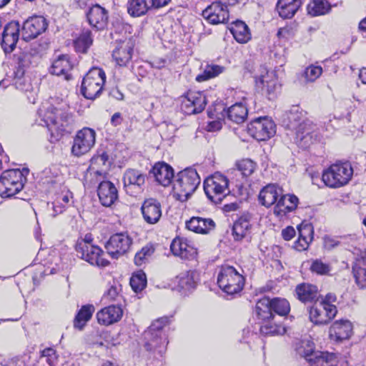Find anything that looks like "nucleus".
Segmentation results:
<instances>
[{
	"label": "nucleus",
	"mask_w": 366,
	"mask_h": 366,
	"mask_svg": "<svg viewBox=\"0 0 366 366\" xmlns=\"http://www.w3.org/2000/svg\"><path fill=\"white\" fill-rule=\"evenodd\" d=\"M69 106L59 103L56 106L49 105L39 109L38 114L50 132V142L59 141L66 133H69L71 116Z\"/></svg>",
	"instance_id": "obj_1"
},
{
	"label": "nucleus",
	"mask_w": 366,
	"mask_h": 366,
	"mask_svg": "<svg viewBox=\"0 0 366 366\" xmlns=\"http://www.w3.org/2000/svg\"><path fill=\"white\" fill-rule=\"evenodd\" d=\"M303 114L300 108L293 106L288 114L289 127L295 131L296 142L302 147H307L316 139V127L309 120L302 119Z\"/></svg>",
	"instance_id": "obj_2"
},
{
	"label": "nucleus",
	"mask_w": 366,
	"mask_h": 366,
	"mask_svg": "<svg viewBox=\"0 0 366 366\" xmlns=\"http://www.w3.org/2000/svg\"><path fill=\"white\" fill-rule=\"evenodd\" d=\"M167 324V317L159 318L153 322L144 332V347L147 350L157 352L160 355L166 351L168 340L164 327Z\"/></svg>",
	"instance_id": "obj_3"
},
{
	"label": "nucleus",
	"mask_w": 366,
	"mask_h": 366,
	"mask_svg": "<svg viewBox=\"0 0 366 366\" xmlns=\"http://www.w3.org/2000/svg\"><path fill=\"white\" fill-rule=\"evenodd\" d=\"M200 184V177L196 169L187 168L179 172L174 182L173 189L177 199L187 201Z\"/></svg>",
	"instance_id": "obj_4"
},
{
	"label": "nucleus",
	"mask_w": 366,
	"mask_h": 366,
	"mask_svg": "<svg viewBox=\"0 0 366 366\" xmlns=\"http://www.w3.org/2000/svg\"><path fill=\"white\" fill-rule=\"evenodd\" d=\"M353 175V168L348 162H337L324 170L322 180L330 188H340L348 184Z\"/></svg>",
	"instance_id": "obj_5"
},
{
	"label": "nucleus",
	"mask_w": 366,
	"mask_h": 366,
	"mask_svg": "<svg viewBox=\"0 0 366 366\" xmlns=\"http://www.w3.org/2000/svg\"><path fill=\"white\" fill-rule=\"evenodd\" d=\"M217 284L224 292L234 295L243 289L244 278L234 267L225 265L218 274Z\"/></svg>",
	"instance_id": "obj_6"
},
{
	"label": "nucleus",
	"mask_w": 366,
	"mask_h": 366,
	"mask_svg": "<svg viewBox=\"0 0 366 366\" xmlns=\"http://www.w3.org/2000/svg\"><path fill=\"white\" fill-rule=\"evenodd\" d=\"M204 190L209 200L219 204L229 193V180L224 175L216 172L204 180Z\"/></svg>",
	"instance_id": "obj_7"
},
{
	"label": "nucleus",
	"mask_w": 366,
	"mask_h": 366,
	"mask_svg": "<svg viewBox=\"0 0 366 366\" xmlns=\"http://www.w3.org/2000/svg\"><path fill=\"white\" fill-rule=\"evenodd\" d=\"M106 79L103 69L94 67L84 77L81 92L88 99H94L100 95Z\"/></svg>",
	"instance_id": "obj_8"
},
{
	"label": "nucleus",
	"mask_w": 366,
	"mask_h": 366,
	"mask_svg": "<svg viewBox=\"0 0 366 366\" xmlns=\"http://www.w3.org/2000/svg\"><path fill=\"white\" fill-rule=\"evenodd\" d=\"M23 174L19 169L4 171L0 176V195L10 197L19 192L24 187Z\"/></svg>",
	"instance_id": "obj_9"
},
{
	"label": "nucleus",
	"mask_w": 366,
	"mask_h": 366,
	"mask_svg": "<svg viewBox=\"0 0 366 366\" xmlns=\"http://www.w3.org/2000/svg\"><path fill=\"white\" fill-rule=\"evenodd\" d=\"M76 251L80 258L92 265L106 267L109 264V261L102 257V249L92 244L87 239L77 243Z\"/></svg>",
	"instance_id": "obj_10"
},
{
	"label": "nucleus",
	"mask_w": 366,
	"mask_h": 366,
	"mask_svg": "<svg viewBox=\"0 0 366 366\" xmlns=\"http://www.w3.org/2000/svg\"><path fill=\"white\" fill-rule=\"evenodd\" d=\"M255 86L257 91L269 99L275 98L280 87L276 73L264 68L262 74L255 77Z\"/></svg>",
	"instance_id": "obj_11"
},
{
	"label": "nucleus",
	"mask_w": 366,
	"mask_h": 366,
	"mask_svg": "<svg viewBox=\"0 0 366 366\" xmlns=\"http://www.w3.org/2000/svg\"><path fill=\"white\" fill-rule=\"evenodd\" d=\"M309 319L315 325H325L335 318L337 310L334 305L315 302L308 308Z\"/></svg>",
	"instance_id": "obj_12"
},
{
	"label": "nucleus",
	"mask_w": 366,
	"mask_h": 366,
	"mask_svg": "<svg viewBox=\"0 0 366 366\" xmlns=\"http://www.w3.org/2000/svg\"><path fill=\"white\" fill-rule=\"evenodd\" d=\"M132 242V237L127 233H117L110 237L105 244V249L111 257L118 259L129 251Z\"/></svg>",
	"instance_id": "obj_13"
},
{
	"label": "nucleus",
	"mask_w": 366,
	"mask_h": 366,
	"mask_svg": "<svg viewBox=\"0 0 366 366\" xmlns=\"http://www.w3.org/2000/svg\"><path fill=\"white\" fill-rule=\"evenodd\" d=\"M96 141V133L94 129L88 127L79 130L73 142L71 154L75 157H81L94 147Z\"/></svg>",
	"instance_id": "obj_14"
},
{
	"label": "nucleus",
	"mask_w": 366,
	"mask_h": 366,
	"mask_svg": "<svg viewBox=\"0 0 366 366\" xmlns=\"http://www.w3.org/2000/svg\"><path fill=\"white\" fill-rule=\"evenodd\" d=\"M247 131L257 141H266L275 134V124L267 117H259L248 124Z\"/></svg>",
	"instance_id": "obj_15"
},
{
	"label": "nucleus",
	"mask_w": 366,
	"mask_h": 366,
	"mask_svg": "<svg viewBox=\"0 0 366 366\" xmlns=\"http://www.w3.org/2000/svg\"><path fill=\"white\" fill-rule=\"evenodd\" d=\"M207 104L205 95L200 92L189 91L182 97L181 109L186 114L202 112Z\"/></svg>",
	"instance_id": "obj_16"
},
{
	"label": "nucleus",
	"mask_w": 366,
	"mask_h": 366,
	"mask_svg": "<svg viewBox=\"0 0 366 366\" xmlns=\"http://www.w3.org/2000/svg\"><path fill=\"white\" fill-rule=\"evenodd\" d=\"M48 24L46 19L41 16H33L26 20L22 26V39L29 41L35 39L47 29Z\"/></svg>",
	"instance_id": "obj_17"
},
{
	"label": "nucleus",
	"mask_w": 366,
	"mask_h": 366,
	"mask_svg": "<svg viewBox=\"0 0 366 366\" xmlns=\"http://www.w3.org/2000/svg\"><path fill=\"white\" fill-rule=\"evenodd\" d=\"M202 16L209 23L218 24L228 20L229 11L226 5L221 2H214L202 11Z\"/></svg>",
	"instance_id": "obj_18"
},
{
	"label": "nucleus",
	"mask_w": 366,
	"mask_h": 366,
	"mask_svg": "<svg viewBox=\"0 0 366 366\" xmlns=\"http://www.w3.org/2000/svg\"><path fill=\"white\" fill-rule=\"evenodd\" d=\"M20 25L17 21L8 23L2 33L1 46L6 53L11 52L19 38Z\"/></svg>",
	"instance_id": "obj_19"
},
{
	"label": "nucleus",
	"mask_w": 366,
	"mask_h": 366,
	"mask_svg": "<svg viewBox=\"0 0 366 366\" xmlns=\"http://www.w3.org/2000/svg\"><path fill=\"white\" fill-rule=\"evenodd\" d=\"M86 19L92 27L97 30H103L108 24V12L100 5L95 4L86 12Z\"/></svg>",
	"instance_id": "obj_20"
},
{
	"label": "nucleus",
	"mask_w": 366,
	"mask_h": 366,
	"mask_svg": "<svg viewBox=\"0 0 366 366\" xmlns=\"http://www.w3.org/2000/svg\"><path fill=\"white\" fill-rule=\"evenodd\" d=\"M352 324L347 320L334 322L329 329L330 338L335 341H342L350 337L352 333Z\"/></svg>",
	"instance_id": "obj_21"
},
{
	"label": "nucleus",
	"mask_w": 366,
	"mask_h": 366,
	"mask_svg": "<svg viewBox=\"0 0 366 366\" xmlns=\"http://www.w3.org/2000/svg\"><path fill=\"white\" fill-rule=\"evenodd\" d=\"M123 315V310L119 305L106 307L97 313L98 323L102 325H110L119 322Z\"/></svg>",
	"instance_id": "obj_22"
},
{
	"label": "nucleus",
	"mask_w": 366,
	"mask_h": 366,
	"mask_svg": "<svg viewBox=\"0 0 366 366\" xmlns=\"http://www.w3.org/2000/svg\"><path fill=\"white\" fill-rule=\"evenodd\" d=\"M141 209L144 219L149 224L157 223L162 216L161 204L153 198L144 200Z\"/></svg>",
	"instance_id": "obj_23"
},
{
	"label": "nucleus",
	"mask_w": 366,
	"mask_h": 366,
	"mask_svg": "<svg viewBox=\"0 0 366 366\" xmlns=\"http://www.w3.org/2000/svg\"><path fill=\"white\" fill-rule=\"evenodd\" d=\"M172 252L182 259H194L197 254L196 248L189 244L186 239L175 238L170 245Z\"/></svg>",
	"instance_id": "obj_24"
},
{
	"label": "nucleus",
	"mask_w": 366,
	"mask_h": 366,
	"mask_svg": "<svg viewBox=\"0 0 366 366\" xmlns=\"http://www.w3.org/2000/svg\"><path fill=\"white\" fill-rule=\"evenodd\" d=\"M98 196L103 206L111 207L118 199L117 189L111 182L103 181L99 185Z\"/></svg>",
	"instance_id": "obj_25"
},
{
	"label": "nucleus",
	"mask_w": 366,
	"mask_h": 366,
	"mask_svg": "<svg viewBox=\"0 0 366 366\" xmlns=\"http://www.w3.org/2000/svg\"><path fill=\"white\" fill-rule=\"evenodd\" d=\"M199 280V273L196 270H187L180 272L174 281L180 290L189 292L196 287Z\"/></svg>",
	"instance_id": "obj_26"
},
{
	"label": "nucleus",
	"mask_w": 366,
	"mask_h": 366,
	"mask_svg": "<svg viewBox=\"0 0 366 366\" xmlns=\"http://www.w3.org/2000/svg\"><path fill=\"white\" fill-rule=\"evenodd\" d=\"M156 181L163 187L169 186L174 178V170L167 163L158 162L154 164L152 172Z\"/></svg>",
	"instance_id": "obj_27"
},
{
	"label": "nucleus",
	"mask_w": 366,
	"mask_h": 366,
	"mask_svg": "<svg viewBox=\"0 0 366 366\" xmlns=\"http://www.w3.org/2000/svg\"><path fill=\"white\" fill-rule=\"evenodd\" d=\"M298 239L293 247L297 251L306 250L313 239V227L310 224H301L297 227Z\"/></svg>",
	"instance_id": "obj_28"
},
{
	"label": "nucleus",
	"mask_w": 366,
	"mask_h": 366,
	"mask_svg": "<svg viewBox=\"0 0 366 366\" xmlns=\"http://www.w3.org/2000/svg\"><path fill=\"white\" fill-rule=\"evenodd\" d=\"M299 199L294 194H282L274 208V213L277 216H282L294 211L298 205Z\"/></svg>",
	"instance_id": "obj_29"
},
{
	"label": "nucleus",
	"mask_w": 366,
	"mask_h": 366,
	"mask_svg": "<svg viewBox=\"0 0 366 366\" xmlns=\"http://www.w3.org/2000/svg\"><path fill=\"white\" fill-rule=\"evenodd\" d=\"M310 366H347L344 360L329 352H317L314 357L309 359Z\"/></svg>",
	"instance_id": "obj_30"
},
{
	"label": "nucleus",
	"mask_w": 366,
	"mask_h": 366,
	"mask_svg": "<svg viewBox=\"0 0 366 366\" xmlns=\"http://www.w3.org/2000/svg\"><path fill=\"white\" fill-rule=\"evenodd\" d=\"M282 189L275 184L265 186L259 194V202L266 207H269L274 204H277Z\"/></svg>",
	"instance_id": "obj_31"
},
{
	"label": "nucleus",
	"mask_w": 366,
	"mask_h": 366,
	"mask_svg": "<svg viewBox=\"0 0 366 366\" xmlns=\"http://www.w3.org/2000/svg\"><path fill=\"white\" fill-rule=\"evenodd\" d=\"M72 66L69 56L61 55L54 61L51 67V73L56 76H63L64 79L69 80L71 79L69 72Z\"/></svg>",
	"instance_id": "obj_32"
},
{
	"label": "nucleus",
	"mask_w": 366,
	"mask_h": 366,
	"mask_svg": "<svg viewBox=\"0 0 366 366\" xmlns=\"http://www.w3.org/2000/svg\"><path fill=\"white\" fill-rule=\"evenodd\" d=\"M146 176L136 169H128L125 172L123 177L124 187L128 192V189L132 187L141 189L144 184Z\"/></svg>",
	"instance_id": "obj_33"
},
{
	"label": "nucleus",
	"mask_w": 366,
	"mask_h": 366,
	"mask_svg": "<svg viewBox=\"0 0 366 366\" xmlns=\"http://www.w3.org/2000/svg\"><path fill=\"white\" fill-rule=\"evenodd\" d=\"M297 298L302 302H317L319 292L315 285L310 284L299 285L296 287Z\"/></svg>",
	"instance_id": "obj_34"
},
{
	"label": "nucleus",
	"mask_w": 366,
	"mask_h": 366,
	"mask_svg": "<svg viewBox=\"0 0 366 366\" xmlns=\"http://www.w3.org/2000/svg\"><path fill=\"white\" fill-rule=\"evenodd\" d=\"M132 51L133 47L130 43H122L113 51L112 56L118 65L127 66L132 59Z\"/></svg>",
	"instance_id": "obj_35"
},
{
	"label": "nucleus",
	"mask_w": 366,
	"mask_h": 366,
	"mask_svg": "<svg viewBox=\"0 0 366 366\" xmlns=\"http://www.w3.org/2000/svg\"><path fill=\"white\" fill-rule=\"evenodd\" d=\"M302 3V0H278L277 10L281 17L289 19L294 16Z\"/></svg>",
	"instance_id": "obj_36"
},
{
	"label": "nucleus",
	"mask_w": 366,
	"mask_h": 366,
	"mask_svg": "<svg viewBox=\"0 0 366 366\" xmlns=\"http://www.w3.org/2000/svg\"><path fill=\"white\" fill-rule=\"evenodd\" d=\"M27 66L26 56L19 59L18 66L14 71V85L16 89L21 91H28L31 86L30 84L26 83L24 79L25 68Z\"/></svg>",
	"instance_id": "obj_37"
},
{
	"label": "nucleus",
	"mask_w": 366,
	"mask_h": 366,
	"mask_svg": "<svg viewBox=\"0 0 366 366\" xmlns=\"http://www.w3.org/2000/svg\"><path fill=\"white\" fill-rule=\"evenodd\" d=\"M151 0H128L127 9L128 14L132 17H140L151 10Z\"/></svg>",
	"instance_id": "obj_38"
},
{
	"label": "nucleus",
	"mask_w": 366,
	"mask_h": 366,
	"mask_svg": "<svg viewBox=\"0 0 366 366\" xmlns=\"http://www.w3.org/2000/svg\"><path fill=\"white\" fill-rule=\"evenodd\" d=\"M225 113L228 119L237 124H240L244 122L246 119L248 110L244 104L239 102L229 107L225 111Z\"/></svg>",
	"instance_id": "obj_39"
},
{
	"label": "nucleus",
	"mask_w": 366,
	"mask_h": 366,
	"mask_svg": "<svg viewBox=\"0 0 366 366\" xmlns=\"http://www.w3.org/2000/svg\"><path fill=\"white\" fill-rule=\"evenodd\" d=\"M229 30L234 38L239 43H246L251 38L247 25L242 21L233 22Z\"/></svg>",
	"instance_id": "obj_40"
},
{
	"label": "nucleus",
	"mask_w": 366,
	"mask_h": 366,
	"mask_svg": "<svg viewBox=\"0 0 366 366\" xmlns=\"http://www.w3.org/2000/svg\"><path fill=\"white\" fill-rule=\"evenodd\" d=\"M273 310L272 309L270 299L264 297L260 299L256 304L255 313L259 320L269 321L273 317Z\"/></svg>",
	"instance_id": "obj_41"
},
{
	"label": "nucleus",
	"mask_w": 366,
	"mask_h": 366,
	"mask_svg": "<svg viewBox=\"0 0 366 366\" xmlns=\"http://www.w3.org/2000/svg\"><path fill=\"white\" fill-rule=\"evenodd\" d=\"M352 270L357 284L366 288V254L356 261Z\"/></svg>",
	"instance_id": "obj_42"
},
{
	"label": "nucleus",
	"mask_w": 366,
	"mask_h": 366,
	"mask_svg": "<svg viewBox=\"0 0 366 366\" xmlns=\"http://www.w3.org/2000/svg\"><path fill=\"white\" fill-rule=\"evenodd\" d=\"M251 228L249 219L245 217H239L233 225L232 234L235 240H241L246 237Z\"/></svg>",
	"instance_id": "obj_43"
},
{
	"label": "nucleus",
	"mask_w": 366,
	"mask_h": 366,
	"mask_svg": "<svg viewBox=\"0 0 366 366\" xmlns=\"http://www.w3.org/2000/svg\"><path fill=\"white\" fill-rule=\"evenodd\" d=\"M94 307L92 305L83 306L77 313L74 321V326L79 330L82 329L85 324L91 319Z\"/></svg>",
	"instance_id": "obj_44"
},
{
	"label": "nucleus",
	"mask_w": 366,
	"mask_h": 366,
	"mask_svg": "<svg viewBox=\"0 0 366 366\" xmlns=\"http://www.w3.org/2000/svg\"><path fill=\"white\" fill-rule=\"evenodd\" d=\"M93 39L89 30L83 31L79 36L74 41L75 49L79 53H86L92 44Z\"/></svg>",
	"instance_id": "obj_45"
},
{
	"label": "nucleus",
	"mask_w": 366,
	"mask_h": 366,
	"mask_svg": "<svg viewBox=\"0 0 366 366\" xmlns=\"http://www.w3.org/2000/svg\"><path fill=\"white\" fill-rule=\"evenodd\" d=\"M224 67L216 65V64H208L206 66L204 71L196 76V80L199 82H202L208 80L211 78L216 77L219 74L223 73Z\"/></svg>",
	"instance_id": "obj_46"
},
{
	"label": "nucleus",
	"mask_w": 366,
	"mask_h": 366,
	"mask_svg": "<svg viewBox=\"0 0 366 366\" xmlns=\"http://www.w3.org/2000/svg\"><path fill=\"white\" fill-rule=\"evenodd\" d=\"M270 302L273 312L278 315L286 316L289 314L290 305L286 299L275 297L270 299Z\"/></svg>",
	"instance_id": "obj_47"
},
{
	"label": "nucleus",
	"mask_w": 366,
	"mask_h": 366,
	"mask_svg": "<svg viewBox=\"0 0 366 366\" xmlns=\"http://www.w3.org/2000/svg\"><path fill=\"white\" fill-rule=\"evenodd\" d=\"M130 285L135 292H141L147 285L146 274L142 271L134 273L130 279Z\"/></svg>",
	"instance_id": "obj_48"
},
{
	"label": "nucleus",
	"mask_w": 366,
	"mask_h": 366,
	"mask_svg": "<svg viewBox=\"0 0 366 366\" xmlns=\"http://www.w3.org/2000/svg\"><path fill=\"white\" fill-rule=\"evenodd\" d=\"M260 332L264 335H283L285 332V328L280 325H274L269 322H265L261 325Z\"/></svg>",
	"instance_id": "obj_49"
},
{
	"label": "nucleus",
	"mask_w": 366,
	"mask_h": 366,
	"mask_svg": "<svg viewBox=\"0 0 366 366\" xmlns=\"http://www.w3.org/2000/svg\"><path fill=\"white\" fill-rule=\"evenodd\" d=\"M314 344L310 340L302 341L300 345L297 347L298 354L304 357L308 362L310 357H314L317 352L314 350Z\"/></svg>",
	"instance_id": "obj_50"
},
{
	"label": "nucleus",
	"mask_w": 366,
	"mask_h": 366,
	"mask_svg": "<svg viewBox=\"0 0 366 366\" xmlns=\"http://www.w3.org/2000/svg\"><path fill=\"white\" fill-rule=\"evenodd\" d=\"M330 10L327 1L325 0H314L310 6V14L317 16L326 14Z\"/></svg>",
	"instance_id": "obj_51"
},
{
	"label": "nucleus",
	"mask_w": 366,
	"mask_h": 366,
	"mask_svg": "<svg viewBox=\"0 0 366 366\" xmlns=\"http://www.w3.org/2000/svg\"><path fill=\"white\" fill-rule=\"evenodd\" d=\"M330 266L328 264L324 263L321 259H315L310 265V270L320 275H325L330 272Z\"/></svg>",
	"instance_id": "obj_52"
},
{
	"label": "nucleus",
	"mask_w": 366,
	"mask_h": 366,
	"mask_svg": "<svg viewBox=\"0 0 366 366\" xmlns=\"http://www.w3.org/2000/svg\"><path fill=\"white\" fill-rule=\"evenodd\" d=\"M237 166L238 169L242 172V175L244 176L251 175L256 168L255 163L249 159H245L239 161L237 164Z\"/></svg>",
	"instance_id": "obj_53"
},
{
	"label": "nucleus",
	"mask_w": 366,
	"mask_h": 366,
	"mask_svg": "<svg viewBox=\"0 0 366 366\" xmlns=\"http://www.w3.org/2000/svg\"><path fill=\"white\" fill-rule=\"evenodd\" d=\"M120 292V286L112 285L108 289L107 292L104 294V300L109 302H119L122 298Z\"/></svg>",
	"instance_id": "obj_54"
},
{
	"label": "nucleus",
	"mask_w": 366,
	"mask_h": 366,
	"mask_svg": "<svg viewBox=\"0 0 366 366\" xmlns=\"http://www.w3.org/2000/svg\"><path fill=\"white\" fill-rule=\"evenodd\" d=\"M41 357L46 358V362L49 366H56L59 356L56 351L52 347L45 348L41 352Z\"/></svg>",
	"instance_id": "obj_55"
},
{
	"label": "nucleus",
	"mask_w": 366,
	"mask_h": 366,
	"mask_svg": "<svg viewBox=\"0 0 366 366\" xmlns=\"http://www.w3.org/2000/svg\"><path fill=\"white\" fill-rule=\"evenodd\" d=\"M154 253V249L151 246L144 247L134 257V262L137 265H142L144 260Z\"/></svg>",
	"instance_id": "obj_56"
},
{
	"label": "nucleus",
	"mask_w": 366,
	"mask_h": 366,
	"mask_svg": "<svg viewBox=\"0 0 366 366\" xmlns=\"http://www.w3.org/2000/svg\"><path fill=\"white\" fill-rule=\"evenodd\" d=\"M322 72L321 66L311 65L306 68L304 75L307 81H314L322 74Z\"/></svg>",
	"instance_id": "obj_57"
},
{
	"label": "nucleus",
	"mask_w": 366,
	"mask_h": 366,
	"mask_svg": "<svg viewBox=\"0 0 366 366\" xmlns=\"http://www.w3.org/2000/svg\"><path fill=\"white\" fill-rule=\"evenodd\" d=\"M199 230L200 234H207L212 230L215 227V223L211 219L200 217Z\"/></svg>",
	"instance_id": "obj_58"
},
{
	"label": "nucleus",
	"mask_w": 366,
	"mask_h": 366,
	"mask_svg": "<svg viewBox=\"0 0 366 366\" xmlns=\"http://www.w3.org/2000/svg\"><path fill=\"white\" fill-rule=\"evenodd\" d=\"M199 223H201L200 217H193L189 221H187L186 222V227L189 230H191L196 233H199Z\"/></svg>",
	"instance_id": "obj_59"
},
{
	"label": "nucleus",
	"mask_w": 366,
	"mask_h": 366,
	"mask_svg": "<svg viewBox=\"0 0 366 366\" xmlns=\"http://www.w3.org/2000/svg\"><path fill=\"white\" fill-rule=\"evenodd\" d=\"M296 235V231L292 226H288L282 230V238L289 241L291 240Z\"/></svg>",
	"instance_id": "obj_60"
},
{
	"label": "nucleus",
	"mask_w": 366,
	"mask_h": 366,
	"mask_svg": "<svg viewBox=\"0 0 366 366\" xmlns=\"http://www.w3.org/2000/svg\"><path fill=\"white\" fill-rule=\"evenodd\" d=\"M53 213L51 216L55 217L57 214H61L65 209V205L63 204L60 201L55 199L54 202L51 203Z\"/></svg>",
	"instance_id": "obj_61"
},
{
	"label": "nucleus",
	"mask_w": 366,
	"mask_h": 366,
	"mask_svg": "<svg viewBox=\"0 0 366 366\" xmlns=\"http://www.w3.org/2000/svg\"><path fill=\"white\" fill-rule=\"evenodd\" d=\"M170 1L171 0H151V9L164 7L167 6Z\"/></svg>",
	"instance_id": "obj_62"
},
{
	"label": "nucleus",
	"mask_w": 366,
	"mask_h": 366,
	"mask_svg": "<svg viewBox=\"0 0 366 366\" xmlns=\"http://www.w3.org/2000/svg\"><path fill=\"white\" fill-rule=\"evenodd\" d=\"M339 244V242L331 237H325L324 239V246L328 249H331Z\"/></svg>",
	"instance_id": "obj_63"
},
{
	"label": "nucleus",
	"mask_w": 366,
	"mask_h": 366,
	"mask_svg": "<svg viewBox=\"0 0 366 366\" xmlns=\"http://www.w3.org/2000/svg\"><path fill=\"white\" fill-rule=\"evenodd\" d=\"M72 198L71 193L66 192L65 194H59L56 199L58 201H60L63 204L65 205V207L66 205L69 204L70 199Z\"/></svg>",
	"instance_id": "obj_64"
}]
</instances>
